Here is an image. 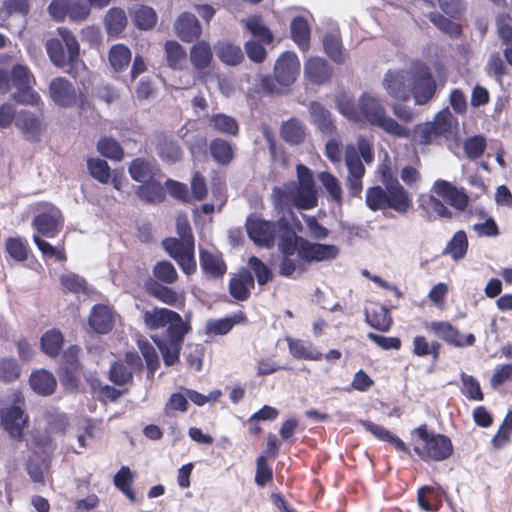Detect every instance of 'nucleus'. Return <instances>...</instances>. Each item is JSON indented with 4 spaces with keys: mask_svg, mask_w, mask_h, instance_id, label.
Returning a JSON list of instances; mask_svg holds the SVG:
<instances>
[{
    "mask_svg": "<svg viewBox=\"0 0 512 512\" xmlns=\"http://www.w3.org/2000/svg\"><path fill=\"white\" fill-rule=\"evenodd\" d=\"M212 60L210 45L205 41H199L190 49V61L196 70L206 69Z\"/></svg>",
    "mask_w": 512,
    "mask_h": 512,
    "instance_id": "nucleus-34",
    "label": "nucleus"
},
{
    "mask_svg": "<svg viewBox=\"0 0 512 512\" xmlns=\"http://www.w3.org/2000/svg\"><path fill=\"white\" fill-rule=\"evenodd\" d=\"M298 242L307 266L312 261L320 262L332 260L336 258L339 253L338 248L334 245L311 243L304 239H298Z\"/></svg>",
    "mask_w": 512,
    "mask_h": 512,
    "instance_id": "nucleus-17",
    "label": "nucleus"
},
{
    "mask_svg": "<svg viewBox=\"0 0 512 512\" xmlns=\"http://www.w3.org/2000/svg\"><path fill=\"white\" fill-rule=\"evenodd\" d=\"M425 327L432 331L438 338L455 347L463 348L472 346L476 340L472 333L463 335L447 321H433L426 323Z\"/></svg>",
    "mask_w": 512,
    "mask_h": 512,
    "instance_id": "nucleus-14",
    "label": "nucleus"
},
{
    "mask_svg": "<svg viewBox=\"0 0 512 512\" xmlns=\"http://www.w3.org/2000/svg\"><path fill=\"white\" fill-rule=\"evenodd\" d=\"M137 195L145 202L156 203L163 200L164 189L159 182L152 179L138 188Z\"/></svg>",
    "mask_w": 512,
    "mask_h": 512,
    "instance_id": "nucleus-43",
    "label": "nucleus"
},
{
    "mask_svg": "<svg viewBox=\"0 0 512 512\" xmlns=\"http://www.w3.org/2000/svg\"><path fill=\"white\" fill-rule=\"evenodd\" d=\"M426 212L431 219H452V211L435 194L428 196L425 206Z\"/></svg>",
    "mask_w": 512,
    "mask_h": 512,
    "instance_id": "nucleus-45",
    "label": "nucleus"
},
{
    "mask_svg": "<svg viewBox=\"0 0 512 512\" xmlns=\"http://www.w3.org/2000/svg\"><path fill=\"white\" fill-rule=\"evenodd\" d=\"M431 193L445 200L451 207L459 212L466 210L469 204V196L462 187H457L451 182L437 179L431 186Z\"/></svg>",
    "mask_w": 512,
    "mask_h": 512,
    "instance_id": "nucleus-13",
    "label": "nucleus"
},
{
    "mask_svg": "<svg viewBox=\"0 0 512 512\" xmlns=\"http://www.w3.org/2000/svg\"><path fill=\"white\" fill-rule=\"evenodd\" d=\"M311 122L324 133H330L333 129L331 114L320 103L312 102L309 106Z\"/></svg>",
    "mask_w": 512,
    "mask_h": 512,
    "instance_id": "nucleus-35",
    "label": "nucleus"
},
{
    "mask_svg": "<svg viewBox=\"0 0 512 512\" xmlns=\"http://www.w3.org/2000/svg\"><path fill=\"white\" fill-rule=\"evenodd\" d=\"M339 112L355 122H367L396 138H409L411 131L387 114L381 100L375 95L364 92L354 103L347 95L337 98Z\"/></svg>",
    "mask_w": 512,
    "mask_h": 512,
    "instance_id": "nucleus-3",
    "label": "nucleus"
},
{
    "mask_svg": "<svg viewBox=\"0 0 512 512\" xmlns=\"http://www.w3.org/2000/svg\"><path fill=\"white\" fill-rule=\"evenodd\" d=\"M60 39H50L46 43V50L51 62L60 68L75 63L79 56V43L74 34L66 29L59 28Z\"/></svg>",
    "mask_w": 512,
    "mask_h": 512,
    "instance_id": "nucleus-9",
    "label": "nucleus"
},
{
    "mask_svg": "<svg viewBox=\"0 0 512 512\" xmlns=\"http://www.w3.org/2000/svg\"><path fill=\"white\" fill-rule=\"evenodd\" d=\"M468 239L466 233L462 230L457 231L450 241L447 243L444 253L451 256L455 261H458L467 253Z\"/></svg>",
    "mask_w": 512,
    "mask_h": 512,
    "instance_id": "nucleus-39",
    "label": "nucleus"
},
{
    "mask_svg": "<svg viewBox=\"0 0 512 512\" xmlns=\"http://www.w3.org/2000/svg\"><path fill=\"white\" fill-rule=\"evenodd\" d=\"M512 432V409L506 414L498 433L493 437L492 443L495 447L499 448L506 444Z\"/></svg>",
    "mask_w": 512,
    "mask_h": 512,
    "instance_id": "nucleus-61",
    "label": "nucleus"
},
{
    "mask_svg": "<svg viewBox=\"0 0 512 512\" xmlns=\"http://www.w3.org/2000/svg\"><path fill=\"white\" fill-rule=\"evenodd\" d=\"M361 155L367 164L374 160V152L371 143L365 137L360 136L357 139V146L348 144L345 150V163L348 169L347 186L351 194L356 196L362 190V178L365 174V168L358 156Z\"/></svg>",
    "mask_w": 512,
    "mask_h": 512,
    "instance_id": "nucleus-6",
    "label": "nucleus"
},
{
    "mask_svg": "<svg viewBox=\"0 0 512 512\" xmlns=\"http://www.w3.org/2000/svg\"><path fill=\"white\" fill-rule=\"evenodd\" d=\"M215 49L217 57L226 65L236 66L244 59L242 49L230 42H218Z\"/></svg>",
    "mask_w": 512,
    "mask_h": 512,
    "instance_id": "nucleus-31",
    "label": "nucleus"
},
{
    "mask_svg": "<svg viewBox=\"0 0 512 512\" xmlns=\"http://www.w3.org/2000/svg\"><path fill=\"white\" fill-rule=\"evenodd\" d=\"M63 343V335L59 330L56 329L46 331L41 337L42 351L50 357H54L58 354L63 346Z\"/></svg>",
    "mask_w": 512,
    "mask_h": 512,
    "instance_id": "nucleus-40",
    "label": "nucleus"
},
{
    "mask_svg": "<svg viewBox=\"0 0 512 512\" xmlns=\"http://www.w3.org/2000/svg\"><path fill=\"white\" fill-rule=\"evenodd\" d=\"M242 22L245 24L246 29L252 34V36L259 38L263 43L269 44L273 41L271 31L263 24L260 17L252 16Z\"/></svg>",
    "mask_w": 512,
    "mask_h": 512,
    "instance_id": "nucleus-47",
    "label": "nucleus"
},
{
    "mask_svg": "<svg viewBox=\"0 0 512 512\" xmlns=\"http://www.w3.org/2000/svg\"><path fill=\"white\" fill-rule=\"evenodd\" d=\"M90 6L83 0L69 1V19L74 22L86 20L90 14Z\"/></svg>",
    "mask_w": 512,
    "mask_h": 512,
    "instance_id": "nucleus-60",
    "label": "nucleus"
},
{
    "mask_svg": "<svg viewBox=\"0 0 512 512\" xmlns=\"http://www.w3.org/2000/svg\"><path fill=\"white\" fill-rule=\"evenodd\" d=\"M143 321L151 330L167 327L166 334L178 333V331H182V329L189 326L177 312L167 308L155 307L145 311Z\"/></svg>",
    "mask_w": 512,
    "mask_h": 512,
    "instance_id": "nucleus-11",
    "label": "nucleus"
},
{
    "mask_svg": "<svg viewBox=\"0 0 512 512\" xmlns=\"http://www.w3.org/2000/svg\"><path fill=\"white\" fill-rule=\"evenodd\" d=\"M52 101L61 107H71L77 103L78 94L72 83L64 77H57L49 84Z\"/></svg>",
    "mask_w": 512,
    "mask_h": 512,
    "instance_id": "nucleus-15",
    "label": "nucleus"
},
{
    "mask_svg": "<svg viewBox=\"0 0 512 512\" xmlns=\"http://www.w3.org/2000/svg\"><path fill=\"white\" fill-rule=\"evenodd\" d=\"M418 439L414 442L415 453L424 461H443L453 452L450 439L441 434L428 433L425 426L415 430Z\"/></svg>",
    "mask_w": 512,
    "mask_h": 512,
    "instance_id": "nucleus-8",
    "label": "nucleus"
},
{
    "mask_svg": "<svg viewBox=\"0 0 512 512\" xmlns=\"http://www.w3.org/2000/svg\"><path fill=\"white\" fill-rule=\"evenodd\" d=\"M129 173L132 179L144 183L154 179L157 168L152 161L137 158L130 164Z\"/></svg>",
    "mask_w": 512,
    "mask_h": 512,
    "instance_id": "nucleus-29",
    "label": "nucleus"
},
{
    "mask_svg": "<svg viewBox=\"0 0 512 512\" xmlns=\"http://www.w3.org/2000/svg\"><path fill=\"white\" fill-rule=\"evenodd\" d=\"M300 72V62L294 52L286 51L276 60L274 76L262 80L264 89L271 93H283L289 90Z\"/></svg>",
    "mask_w": 512,
    "mask_h": 512,
    "instance_id": "nucleus-7",
    "label": "nucleus"
},
{
    "mask_svg": "<svg viewBox=\"0 0 512 512\" xmlns=\"http://www.w3.org/2000/svg\"><path fill=\"white\" fill-rule=\"evenodd\" d=\"M62 225V215L58 208L50 207L48 211L39 214L34 219V226L39 233L46 237H54Z\"/></svg>",
    "mask_w": 512,
    "mask_h": 512,
    "instance_id": "nucleus-23",
    "label": "nucleus"
},
{
    "mask_svg": "<svg viewBox=\"0 0 512 512\" xmlns=\"http://www.w3.org/2000/svg\"><path fill=\"white\" fill-rule=\"evenodd\" d=\"M90 175L103 184H107L111 178L110 167L105 160L99 158L88 159Z\"/></svg>",
    "mask_w": 512,
    "mask_h": 512,
    "instance_id": "nucleus-51",
    "label": "nucleus"
},
{
    "mask_svg": "<svg viewBox=\"0 0 512 512\" xmlns=\"http://www.w3.org/2000/svg\"><path fill=\"white\" fill-rule=\"evenodd\" d=\"M20 375V367L12 358H3L0 360V380L10 383L15 381Z\"/></svg>",
    "mask_w": 512,
    "mask_h": 512,
    "instance_id": "nucleus-58",
    "label": "nucleus"
},
{
    "mask_svg": "<svg viewBox=\"0 0 512 512\" xmlns=\"http://www.w3.org/2000/svg\"><path fill=\"white\" fill-rule=\"evenodd\" d=\"M131 51L124 44H116L110 48L108 59L110 66L116 72L125 70L131 61Z\"/></svg>",
    "mask_w": 512,
    "mask_h": 512,
    "instance_id": "nucleus-38",
    "label": "nucleus"
},
{
    "mask_svg": "<svg viewBox=\"0 0 512 512\" xmlns=\"http://www.w3.org/2000/svg\"><path fill=\"white\" fill-rule=\"evenodd\" d=\"M24 401L20 393L14 394L13 403L0 408V419L10 437L20 439L28 423V415L23 409Z\"/></svg>",
    "mask_w": 512,
    "mask_h": 512,
    "instance_id": "nucleus-10",
    "label": "nucleus"
},
{
    "mask_svg": "<svg viewBox=\"0 0 512 512\" xmlns=\"http://www.w3.org/2000/svg\"><path fill=\"white\" fill-rule=\"evenodd\" d=\"M286 341L290 354L296 359L318 361L323 357V354L309 341L290 337L286 338Z\"/></svg>",
    "mask_w": 512,
    "mask_h": 512,
    "instance_id": "nucleus-25",
    "label": "nucleus"
},
{
    "mask_svg": "<svg viewBox=\"0 0 512 512\" xmlns=\"http://www.w3.org/2000/svg\"><path fill=\"white\" fill-rule=\"evenodd\" d=\"M133 372L128 369L125 363L115 362L109 371L110 380L116 385H125L132 380Z\"/></svg>",
    "mask_w": 512,
    "mask_h": 512,
    "instance_id": "nucleus-57",
    "label": "nucleus"
},
{
    "mask_svg": "<svg viewBox=\"0 0 512 512\" xmlns=\"http://www.w3.org/2000/svg\"><path fill=\"white\" fill-rule=\"evenodd\" d=\"M442 137L431 121L421 123L415 127L414 139L421 145H429Z\"/></svg>",
    "mask_w": 512,
    "mask_h": 512,
    "instance_id": "nucleus-49",
    "label": "nucleus"
},
{
    "mask_svg": "<svg viewBox=\"0 0 512 512\" xmlns=\"http://www.w3.org/2000/svg\"><path fill=\"white\" fill-rule=\"evenodd\" d=\"M15 125L24 134L25 138L30 141L38 140L45 129L43 120L27 110H21L17 113Z\"/></svg>",
    "mask_w": 512,
    "mask_h": 512,
    "instance_id": "nucleus-19",
    "label": "nucleus"
},
{
    "mask_svg": "<svg viewBox=\"0 0 512 512\" xmlns=\"http://www.w3.org/2000/svg\"><path fill=\"white\" fill-rule=\"evenodd\" d=\"M486 72L493 75L497 82H501L502 78L507 74V68L498 53H492L485 66Z\"/></svg>",
    "mask_w": 512,
    "mask_h": 512,
    "instance_id": "nucleus-59",
    "label": "nucleus"
},
{
    "mask_svg": "<svg viewBox=\"0 0 512 512\" xmlns=\"http://www.w3.org/2000/svg\"><path fill=\"white\" fill-rule=\"evenodd\" d=\"M365 319L371 327L382 332L388 331L392 325V318L388 309L378 303L367 305Z\"/></svg>",
    "mask_w": 512,
    "mask_h": 512,
    "instance_id": "nucleus-24",
    "label": "nucleus"
},
{
    "mask_svg": "<svg viewBox=\"0 0 512 512\" xmlns=\"http://www.w3.org/2000/svg\"><path fill=\"white\" fill-rule=\"evenodd\" d=\"M133 21L135 25L142 30L153 28L157 22V14L151 7L145 5L136 6L133 9Z\"/></svg>",
    "mask_w": 512,
    "mask_h": 512,
    "instance_id": "nucleus-41",
    "label": "nucleus"
},
{
    "mask_svg": "<svg viewBox=\"0 0 512 512\" xmlns=\"http://www.w3.org/2000/svg\"><path fill=\"white\" fill-rule=\"evenodd\" d=\"M166 60L170 67L181 68L186 61V51L177 41L165 43Z\"/></svg>",
    "mask_w": 512,
    "mask_h": 512,
    "instance_id": "nucleus-46",
    "label": "nucleus"
},
{
    "mask_svg": "<svg viewBox=\"0 0 512 512\" xmlns=\"http://www.w3.org/2000/svg\"><path fill=\"white\" fill-rule=\"evenodd\" d=\"M461 392L469 399L473 401H482L484 398L483 392L480 387L478 380L464 372L461 373Z\"/></svg>",
    "mask_w": 512,
    "mask_h": 512,
    "instance_id": "nucleus-50",
    "label": "nucleus"
},
{
    "mask_svg": "<svg viewBox=\"0 0 512 512\" xmlns=\"http://www.w3.org/2000/svg\"><path fill=\"white\" fill-rule=\"evenodd\" d=\"M97 149L99 153L112 160H121L123 157V150L112 138H103L98 142Z\"/></svg>",
    "mask_w": 512,
    "mask_h": 512,
    "instance_id": "nucleus-56",
    "label": "nucleus"
},
{
    "mask_svg": "<svg viewBox=\"0 0 512 512\" xmlns=\"http://www.w3.org/2000/svg\"><path fill=\"white\" fill-rule=\"evenodd\" d=\"M138 347L146 360V364L151 373L157 369L159 361L155 348L144 339L138 340Z\"/></svg>",
    "mask_w": 512,
    "mask_h": 512,
    "instance_id": "nucleus-62",
    "label": "nucleus"
},
{
    "mask_svg": "<svg viewBox=\"0 0 512 512\" xmlns=\"http://www.w3.org/2000/svg\"><path fill=\"white\" fill-rule=\"evenodd\" d=\"M153 275L166 284H173L178 278L177 271L169 261H160L153 268Z\"/></svg>",
    "mask_w": 512,
    "mask_h": 512,
    "instance_id": "nucleus-55",
    "label": "nucleus"
},
{
    "mask_svg": "<svg viewBox=\"0 0 512 512\" xmlns=\"http://www.w3.org/2000/svg\"><path fill=\"white\" fill-rule=\"evenodd\" d=\"M11 79L13 85L18 89V93L13 96L17 102L28 105H38L40 103V95L32 90L35 79L26 66H14Z\"/></svg>",
    "mask_w": 512,
    "mask_h": 512,
    "instance_id": "nucleus-12",
    "label": "nucleus"
},
{
    "mask_svg": "<svg viewBox=\"0 0 512 512\" xmlns=\"http://www.w3.org/2000/svg\"><path fill=\"white\" fill-rule=\"evenodd\" d=\"M147 290L157 300L171 306L183 303L184 294L179 295L173 289L163 286L157 282L147 284Z\"/></svg>",
    "mask_w": 512,
    "mask_h": 512,
    "instance_id": "nucleus-32",
    "label": "nucleus"
},
{
    "mask_svg": "<svg viewBox=\"0 0 512 512\" xmlns=\"http://www.w3.org/2000/svg\"><path fill=\"white\" fill-rule=\"evenodd\" d=\"M213 159L220 164H228L233 158V148L223 139H215L210 143Z\"/></svg>",
    "mask_w": 512,
    "mask_h": 512,
    "instance_id": "nucleus-48",
    "label": "nucleus"
},
{
    "mask_svg": "<svg viewBox=\"0 0 512 512\" xmlns=\"http://www.w3.org/2000/svg\"><path fill=\"white\" fill-rule=\"evenodd\" d=\"M115 314L109 306L95 305L89 315L88 323L92 331L97 334H106L114 326Z\"/></svg>",
    "mask_w": 512,
    "mask_h": 512,
    "instance_id": "nucleus-21",
    "label": "nucleus"
},
{
    "mask_svg": "<svg viewBox=\"0 0 512 512\" xmlns=\"http://www.w3.org/2000/svg\"><path fill=\"white\" fill-rule=\"evenodd\" d=\"M176 229L179 238L163 241L165 251L178 263L182 271L190 275L196 270L194 238L186 215H178Z\"/></svg>",
    "mask_w": 512,
    "mask_h": 512,
    "instance_id": "nucleus-5",
    "label": "nucleus"
},
{
    "mask_svg": "<svg viewBox=\"0 0 512 512\" xmlns=\"http://www.w3.org/2000/svg\"><path fill=\"white\" fill-rule=\"evenodd\" d=\"M248 264L254 271L257 282L260 285H264L272 279L271 270L259 258L252 256Z\"/></svg>",
    "mask_w": 512,
    "mask_h": 512,
    "instance_id": "nucleus-63",
    "label": "nucleus"
},
{
    "mask_svg": "<svg viewBox=\"0 0 512 512\" xmlns=\"http://www.w3.org/2000/svg\"><path fill=\"white\" fill-rule=\"evenodd\" d=\"M318 179L328 192L330 198L340 203L342 199V190L338 179L329 172H321L318 175Z\"/></svg>",
    "mask_w": 512,
    "mask_h": 512,
    "instance_id": "nucleus-54",
    "label": "nucleus"
},
{
    "mask_svg": "<svg viewBox=\"0 0 512 512\" xmlns=\"http://www.w3.org/2000/svg\"><path fill=\"white\" fill-rule=\"evenodd\" d=\"M176 35L184 42H192L202 34V27L192 13H181L174 23Z\"/></svg>",
    "mask_w": 512,
    "mask_h": 512,
    "instance_id": "nucleus-20",
    "label": "nucleus"
},
{
    "mask_svg": "<svg viewBox=\"0 0 512 512\" xmlns=\"http://www.w3.org/2000/svg\"><path fill=\"white\" fill-rule=\"evenodd\" d=\"M387 189L384 190L379 186L369 188L366 192L367 206L373 210H382L387 208Z\"/></svg>",
    "mask_w": 512,
    "mask_h": 512,
    "instance_id": "nucleus-53",
    "label": "nucleus"
},
{
    "mask_svg": "<svg viewBox=\"0 0 512 512\" xmlns=\"http://www.w3.org/2000/svg\"><path fill=\"white\" fill-rule=\"evenodd\" d=\"M200 264L203 271L210 277H221L226 272V265L216 252L201 250Z\"/></svg>",
    "mask_w": 512,
    "mask_h": 512,
    "instance_id": "nucleus-28",
    "label": "nucleus"
},
{
    "mask_svg": "<svg viewBox=\"0 0 512 512\" xmlns=\"http://www.w3.org/2000/svg\"><path fill=\"white\" fill-rule=\"evenodd\" d=\"M254 287V279L252 274L243 269L230 280V294L237 300L243 301L248 298L250 290Z\"/></svg>",
    "mask_w": 512,
    "mask_h": 512,
    "instance_id": "nucleus-26",
    "label": "nucleus"
},
{
    "mask_svg": "<svg viewBox=\"0 0 512 512\" xmlns=\"http://www.w3.org/2000/svg\"><path fill=\"white\" fill-rule=\"evenodd\" d=\"M431 122L435 125L440 135L444 137L452 135L458 128V121L449 108H444L438 112Z\"/></svg>",
    "mask_w": 512,
    "mask_h": 512,
    "instance_id": "nucleus-37",
    "label": "nucleus"
},
{
    "mask_svg": "<svg viewBox=\"0 0 512 512\" xmlns=\"http://www.w3.org/2000/svg\"><path fill=\"white\" fill-rule=\"evenodd\" d=\"M208 125L211 127L215 132L221 133V134H227V135H237L239 131V126L237 121L226 114L223 113H217L212 115L208 119Z\"/></svg>",
    "mask_w": 512,
    "mask_h": 512,
    "instance_id": "nucleus-36",
    "label": "nucleus"
},
{
    "mask_svg": "<svg viewBox=\"0 0 512 512\" xmlns=\"http://www.w3.org/2000/svg\"><path fill=\"white\" fill-rule=\"evenodd\" d=\"M384 185L387 189V207L399 213L407 212L412 206V201L407 191L396 179L386 180L384 178Z\"/></svg>",
    "mask_w": 512,
    "mask_h": 512,
    "instance_id": "nucleus-18",
    "label": "nucleus"
},
{
    "mask_svg": "<svg viewBox=\"0 0 512 512\" xmlns=\"http://www.w3.org/2000/svg\"><path fill=\"white\" fill-rule=\"evenodd\" d=\"M279 228L278 247L281 251V259L278 264L279 274L284 277H299L307 270L308 266L302 256L298 237L289 227V221L285 217L280 219Z\"/></svg>",
    "mask_w": 512,
    "mask_h": 512,
    "instance_id": "nucleus-4",
    "label": "nucleus"
},
{
    "mask_svg": "<svg viewBox=\"0 0 512 512\" xmlns=\"http://www.w3.org/2000/svg\"><path fill=\"white\" fill-rule=\"evenodd\" d=\"M305 135V128L297 119H290L282 125L281 136L290 144L301 143L304 140Z\"/></svg>",
    "mask_w": 512,
    "mask_h": 512,
    "instance_id": "nucleus-42",
    "label": "nucleus"
},
{
    "mask_svg": "<svg viewBox=\"0 0 512 512\" xmlns=\"http://www.w3.org/2000/svg\"><path fill=\"white\" fill-rule=\"evenodd\" d=\"M440 344L438 342H428L423 336H416L413 339V353L423 357L432 355L436 359L439 355Z\"/></svg>",
    "mask_w": 512,
    "mask_h": 512,
    "instance_id": "nucleus-52",
    "label": "nucleus"
},
{
    "mask_svg": "<svg viewBox=\"0 0 512 512\" xmlns=\"http://www.w3.org/2000/svg\"><path fill=\"white\" fill-rule=\"evenodd\" d=\"M323 48L329 58L337 63L342 64L347 59V54L343 50L340 36L337 32L327 33L323 37Z\"/></svg>",
    "mask_w": 512,
    "mask_h": 512,
    "instance_id": "nucleus-30",
    "label": "nucleus"
},
{
    "mask_svg": "<svg viewBox=\"0 0 512 512\" xmlns=\"http://www.w3.org/2000/svg\"><path fill=\"white\" fill-rule=\"evenodd\" d=\"M190 326L185 327L182 331L175 334H166L164 340H155L158 348L160 349L164 363L168 366L175 364L179 359L181 346L185 335L189 332Z\"/></svg>",
    "mask_w": 512,
    "mask_h": 512,
    "instance_id": "nucleus-16",
    "label": "nucleus"
},
{
    "mask_svg": "<svg viewBox=\"0 0 512 512\" xmlns=\"http://www.w3.org/2000/svg\"><path fill=\"white\" fill-rule=\"evenodd\" d=\"M29 382L32 390L42 396L51 395L57 385L54 375L44 369L34 371Z\"/></svg>",
    "mask_w": 512,
    "mask_h": 512,
    "instance_id": "nucleus-27",
    "label": "nucleus"
},
{
    "mask_svg": "<svg viewBox=\"0 0 512 512\" xmlns=\"http://www.w3.org/2000/svg\"><path fill=\"white\" fill-rule=\"evenodd\" d=\"M332 75V68L327 61L321 57H310L304 64V76L313 84H323Z\"/></svg>",
    "mask_w": 512,
    "mask_h": 512,
    "instance_id": "nucleus-22",
    "label": "nucleus"
},
{
    "mask_svg": "<svg viewBox=\"0 0 512 512\" xmlns=\"http://www.w3.org/2000/svg\"><path fill=\"white\" fill-rule=\"evenodd\" d=\"M291 37L299 49L307 51L309 49L310 28L303 17H295L290 25Z\"/></svg>",
    "mask_w": 512,
    "mask_h": 512,
    "instance_id": "nucleus-33",
    "label": "nucleus"
},
{
    "mask_svg": "<svg viewBox=\"0 0 512 512\" xmlns=\"http://www.w3.org/2000/svg\"><path fill=\"white\" fill-rule=\"evenodd\" d=\"M382 87L395 100L407 101L413 97L417 105H424L433 98L436 83L429 67L414 61L404 68L388 70L383 76Z\"/></svg>",
    "mask_w": 512,
    "mask_h": 512,
    "instance_id": "nucleus-2",
    "label": "nucleus"
},
{
    "mask_svg": "<svg viewBox=\"0 0 512 512\" xmlns=\"http://www.w3.org/2000/svg\"><path fill=\"white\" fill-rule=\"evenodd\" d=\"M105 24L109 34H120L127 24V17L124 10L111 8L105 16Z\"/></svg>",
    "mask_w": 512,
    "mask_h": 512,
    "instance_id": "nucleus-44",
    "label": "nucleus"
},
{
    "mask_svg": "<svg viewBox=\"0 0 512 512\" xmlns=\"http://www.w3.org/2000/svg\"><path fill=\"white\" fill-rule=\"evenodd\" d=\"M298 184L291 182L283 187H275L272 199L278 210L279 219L275 226L272 222L263 220L255 215L246 222L249 238L258 246L269 248L279 239V221L285 217L289 222L293 218L290 205L299 209H311L317 205V193L311 171L304 165H297Z\"/></svg>",
    "mask_w": 512,
    "mask_h": 512,
    "instance_id": "nucleus-1",
    "label": "nucleus"
},
{
    "mask_svg": "<svg viewBox=\"0 0 512 512\" xmlns=\"http://www.w3.org/2000/svg\"><path fill=\"white\" fill-rule=\"evenodd\" d=\"M7 253L16 261L27 258V248L20 238H8L5 245Z\"/></svg>",
    "mask_w": 512,
    "mask_h": 512,
    "instance_id": "nucleus-64",
    "label": "nucleus"
}]
</instances>
